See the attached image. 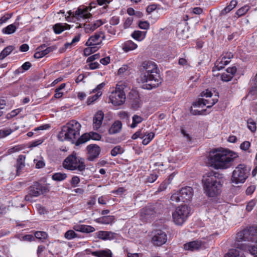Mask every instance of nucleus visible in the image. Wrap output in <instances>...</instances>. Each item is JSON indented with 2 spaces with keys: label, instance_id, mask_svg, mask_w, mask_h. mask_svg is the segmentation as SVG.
<instances>
[{
  "label": "nucleus",
  "instance_id": "c9c22d12",
  "mask_svg": "<svg viewBox=\"0 0 257 257\" xmlns=\"http://www.w3.org/2000/svg\"><path fill=\"white\" fill-rule=\"evenodd\" d=\"M249 9V7L248 6H244L236 11V15H237L238 17H241L245 14L248 12Z\"/></svg>",
  "mask_w": 257,
  "mask_h": 257
},
{
  "label": "nucleus",
  "instance_id": "a18cd8bd",
  "mask_svg": "<svg viewBox=\"0 0 257 257\" xmlns=\"http://www.w3.org/2000/svg\"><path fill=\"white\" fill-rule=\"evenodd\" d=\"M95 231L94 227L91 225H83V229L82 232L89 233Z\"/></svg>",
  "mask_w": 257,
  "mask_h": 257
},
{
  "label": "nucleus",
  "instance_id": "412c9836",
  "mask_svg": "<svg viewBox=\"0 0 257 257\" xmlns=\"http://www.w3.org/2000/svg\"><path fill=\"white\" fill-rule=\"evenodd\" d=\"M25 156L23 155H19L17 161L16 167L17 175H19L25 166Z\"/></svg>",
  "mask_w": 257,
  "mask_h": 257
},
{
  "label": "nucleus",
  "instance_id": "f704fd0d",
  "mask_svg": "<svg viewBox=\"0 0 257 257\" xmlns=\"http://www.w3.org/2000/svg\"><path fill=\"white\" fill-rule=\"evenodd\" d=\"M146 136V133L144 131H143V128L141 130H138L133 135L132 137V139L133 140H136L138 138L143 139Z\"/></svg>",
  "mask_w": 257,
  "mask_h": 257
},
{
  "label": "nucleus",
  "instance_id": "6e6d98bb",
  "mask_svg": "<svg viewBox=\"0 0 257 257\" xmlns=\"http://www.w3.org/2000/svg\"><path fill=\"white\" fill-rule=\"evenodd\" d=\"M250 147V143L248 141H244L240 144V148L242 150L247 151Z\"/></svg>",
  "mask_w": 257,
  "mask_h": 257
},
{
  "label": "nucleus",
  "instance_id": "473e14b6",
  "mask_svg": "<svg viewBox=\"0 0 257 257\" xmlns=\"http://www.w3.org/2000/svg\"><path fill=\"white\" fill-rule=\"evenodd\" d=\"M82 26H83V27L84 28L85 33H91L93 31V29H92V27L91 23H88V24L85 23L84 24H79L78 25H77L76 26V28L78 29L79 28H81V27H82Z\"/></svg>",
  "mask_w": 257,
  "mask_h": 257
},
{
  "label": "nucleus",
  "instance_id": "5fc2aeb1",
  "mask_svg": "<svg viewBox=\"0 0 257 257\" xmlns=\"http://www.w3.org/2000/svg\"><path fill=\"white\" fill-rule=\"evenodd\" d=\"M89 134V138H90V139H91L92 140L99 141L101 138V135H100L99 134H98L97 133L90 132Z\"/></svg>",
  "mask_w": 257,
  "mask_h": 257
},
{
  "label": "nucleus",
  "instance_id": "cd10ccee",
  "mask_svg": "<svg viewBox=\"0 0 257 257\" xmlns=\"http://www.w3.org/2000/svg\"><path fill=\"white\" fill-rule=\"evenodd\" d=\"M237 2L236 1L232 0L231 1L229 5L226 6L223 10H222L220 13L221 15H225L228 13H229L230 11H231L233 8H234L237 5Z\"/></svg>",
  "mask_w": 257,
  "mask_h": 257
},
{
  "label": "nucleus",
  "instance_id": "e2e57ef3",
  "mask_svg": "<svg viewBox=\"0 0 257 257\" xmlns=\"http://www.w3.org/2000/svg\"><path fill=\"white\" fill-rule=\"evenodd\" d=\"M236 68L234 66L231 67H228V68L226 69L225 72L229 74L232 77H233V76L236 72Z\"/></svg>",
  "mask_w": 257,
  "mask_h": 257
},
{
  "label": "nucleus",
  "instance_id": "2f4dec72",
  "mask_svg": "<svg viewBox=\"0 0 257 257\" xmlns=\"http://www.w3.org/2000/svg\"><path fill=\"white\" fill-rule=\"evenodd\" d=\"M17 26L14 24H11L3 30V32L6 34H11L15 33L17 30Z\"/></svg>",
  "mask_w": 257,
  "mask_h": 257
},
{
  "label": "nucleus",
  "instance_id": "bb28decb",
  "mask_svg": "<svg viewBox=\"0 0 257 257\" xmlns=\"http://www.w3.org/2000/svg\"><path fill=\"white\" fill-rule=\"evenodd\" d=\"M146 32L140 31H135L131 35V36L136 40L141 41L146 37Z\"/></svg>",
  "mask_w": 257,
  "mask_h": 257
},
{
  "label": "nucleus",
  "instance_id": "393cba45",
  "mask_svg": "<svg viewBox=\"0 0 257 257\" xmlns=\"http://www.w3.org/2000/svg\"><path fill=\"white\" fill-rule=\"evenodd\" d=\"M92 254L97 257H112V253L109 249L93 251Z\"/></svg>",
  "mask_w": 257,
  "mask_h": 257
},
{
  "label": "nucleus",
  "instance_id": "09e8293b",
  "mask_svg": "<svg viewBox=\"0 0 257 257\" xmlns=\"http://www.w3.org/2000/svg\"><path fill=\"white\" fill-rule=\"evenodd\" d=\"M90 138H89V134H84L80 138L79 137V138L77 140V142L79 144L84 143L87 141H88Z\"/></svg>",
  "mask_w": 257,
  "mask_h": 257
},
{
  "label": "nucleus",
  "instance_id": "bf43d9fd",
  "mask_svg": "<svg viewBox=\"0 0 257 257\" xmlns=\"http://www.w3.org/2000/svg\"><path fill=\"white\" fill-rule=\"evenodd\" d=\"M133 22V19L132 17H129L127 18L123 24V27L124 29H126L129 28L131 25H132V23Z\"/></svg>",
  "mask_w": 257,
  "mask_h": 257
},
{
  "label": "nucleus",
  "instance_id": "7ed1b4c3",
  "mask_svg": "<svg viewBox=\"0 0 257 257\" xmlns=\"http://www.w3.org/2000/svg\"><path fill=\"white\" fill-rule=\"evenodd\" d=\"M81 127V124L77 121L71 120L62 127L58 138L61 141H68L74 143L80 136Z\"/></svg>",
  "mask_w": 257,
  "mask_h": 257
},
{
  "label": "nucleus",
  "instance_id": "37998d69",
  "mask_svg": "<svg viewBox=\"0 0 257 257\" xmlns=\"http://www.w3.org/2000/svg\"><path fill=\"white\" fill-rule=\"evenodd\" d=\"M12 132V130L9 128H4L0 130V138H3L9 136Z\"/></svg>",
  "mask_w": 257,
  "mask_h": 257
},
{
  "label": "nucleus",
  "instance_id": "1a4fd4ad",
  "mask_svg": "<svg viewBox=\"0 0 257 257\" xmlns=\"http://www.w3.org/2000/svg\"><path fill=\"white\" fill-rule=\"evenodd\" d=\"M189 207L185 205L176 208L175 211L172 213L174 222L177 225H182L189 216Z\"/></svg>",
  "mask_w": 257,
  "mask_h": 257
},
{
  "label": "nucleus",
  "instance_id": "72a5a7b5",
  "mask_svg": "<svg viewBox=\"0 0 257 257\" xmlns=\"http://www.w3.org/2000/svg\"><path fill=\"white\" fill-rule=\"evenodd\" d=\"M35 236L37 239L42 240V241H43L44 240L48 237V234L44 231H38L35 232Z\"/></svg>",
  "mask_w": 257,
  "mask_h": 257
},
{
  "label": "nucleus",
  "instance_id": "603ef678",
  "mask_svg": "<svg viewBox=\"0 0 257 257\" xmlns=\"http://www.w3.org/2000/svg\"><path fill=\"white\" fill-rule=\"evenodd\" d=\"M256 204L255 201L254 200H251L249 201L246 205V209L247 211H251Z\"/></svg>",
  "mask_w": 257,
  "mask_h": 257
},
{
  "label": "nucleus",
  "instance_id": "680f3d73",
  "mask_svg": "<svg viewBox=\"0 0 257 257\" xmlns=\"http://www.w3.org/2000/svg\"><path fill=\"white\" fill-rule=\"evenodd\" d=\"M80 182V179L78 176H73L71 181V185L74 187H76Z\"/></svg>",
  "mask_w": 257,
  "mask_h": 257
},
{
  "label": "nucleus",
  "instance_id": "f257e3e1",
  "mask_svg": "<svg viewBox=\"0 0 257 257\" xmlns=\"http://www.w3.org/2000/svg\"><path fill=\"white\" fill-rule=\"evenodd\" d=\"M238 157L237 153L229 150H214L209 153L208 164L215 169H226L232 166L234 160Z\"/></svg>",
  "mask_w": 257,
  "mask_h": 257
},
{
  "label": "nucleus",
  "instance_id": "423d86ee",
  "mask_svg": "<svg viewBox=\"0 0 257 257\" xmlns=\"http://www.w3.org/2000/svg\"><path fill=\"white\" fill-rule=\"evenodd\" d=\"M125 87L123 82H118L115 89L109 95L110 102L114 106H119L124 103L126 99L125 94L123 91Z\"/></svg>",
  "mask_w": 257,
  "mask_h": 257
},
{
  "label": "nucleus",
  "instance_id": "20e7f679",
  "mask_svg": "<svg viewBox=\"0 0 257 257\" xmlns=\"http://www.w3.org/2000/svg\"><path fill=\"white\" fill-rule=\"evenodd\" d=\"M217 173L211 171L205 174L203 177L204 189L209 197L217 196L221 192V185L217 177Z\"/></svg>",
  "mask_w": 257,
  "mask_h": 257
},
{
  "label": "nucleus",
  "instance_id": "f8f14e48",
  "mask_svg": "<svg viewBox=\"0 0 257 257\" xmlns=\"http://www.w3.org/2000/svg\"><path fill=\"white\" fill-rule=\"evenodd\" d=\"M67 13L69 17H72L77 20L88 19L91 16L89 12V8L85 7H80L75 12L69 11Z\"/></svg>",
  "mask_w": 257,
  "mask_h": 257
},
{
  "label": "nucleus",
  "instance_id": "4468645a",
  "mask_svg": "<svg viewBox=\"0 0 257 257\" xmlns=\"http://www.w3.org/2000/svg\"><path fill=\"white\" fill-rule=\"evenodd\" d=\"M105 83H101L98 85L96 87L92 90V92L95 93L94 95L89 97L86 101V103L88 105L93 104L99 97H100L102 94L101 90L104 86Z\"/></svg>",
  "mask_w": 257,
  "mask_h": 257
},
{
  "label": "nucleus",
  "instance_id": "f3484780",
  "mask_svg": "<svg viewBox=\"0 0 257 257\" xmlns=\"http://www.w3.org/2000/svg\"><path fill=\"white\" fill-rule=\"evenodd\" d=\"M233 57V54L231 52H226L223 54V57L219 61L217 60L215 64V67L217 70H220L222 69L225 65L228 64L230 59Z\"/></svg>",
  "mask_w": 257,
  "mask_h": 257
},
{
  "label": "nucleus",
  "instance_id": "338daca9",
  "mask_svg": "<svg viewBox=\"0 0 257 257\" xmlns=\"http://www.w3.org/2000/svg\"><path fill=\"white\" fill-rule=\"evenodd\" d=\"M91 24L92 27V29H93L94 31L96 29L102 25V23L101 21H97L95 22L91 23Z\"/></svg>",
  "mask_w": 257,
  "mask_h": 257
},
{
  "label": "nucleus",
  "instance_id": "dca6fc26",
  "mask_svg": "<svg viewBox=\"0 0 257 257\" xmlns=\"http://www.w3.org/2000/svg\"><path fill=\"white\" fill-rule=\"evenodd\" d=\"M179 192L182 202H187L192 199L193 195V190L192 187L186 186L182 188Z\"/></svg>",
  "mask_w": 257,
  "mask_h": 257
},
{
  "label": "nucleus",
  "instance_id": "2eb2a0df",
  "mask_svg": "<svg viewBox=\"0 0 257 257\" xmlns=\"http://www.w3.org/2000/svg\"><path fill=\"white\" fill-rule=\"evenodd\" d=\"M104 39V34L102 32L96 33L93 36L90 37L86 42V46L99 45Z\"/></svg>",
  "mask_w": 257,
  "mask_h": 257
},
{
  "label": "nucleus",
  "instance_id": "de8ad7c7",
  "mask_svg": "<svg viewBox=\"0 0 257 257\" xmlns=\"http://www.w3.org/2000/svg\"><path fill=\"white\" fill-rule=\"evenodd\" d=\"M122 152V149L120 146H117L111 150V155L112 156H116L118 154H121Z\"/></svg>",
  "mask_w": 257,
  "mask_h": 257
},
{
  "label": "nucleus",
  "instance_id": "c85d7f7f",
  "mask_svg": "<svg viewBox=\"0 0 257 257\" xmlns=\"http://www.w3.org/2000/svg\"><path fill=\"white\" fill-rule=\"evenodd\" d=\"M224 257H242V253L236 248H232L229 250Z\"/></svg>",
  "mask_w": 257,
  "mask_h": 257
},
{
  "label": "nucleus",
  "instance_id": "6ab92c4d",
  "mask_svg": "<svg viewBox=\"0 0 257 257\" xmlns=\"http://www.w3.org/2000/svg\"><path fill=\"white\" fill-rule=\"evenodd\" d=\"M155 213L154 207L151 206L145 207L141 211V216L146 220L154 217Z\"/></svg>",
  "mask_w": 257,
  "mask_h": 257
},
{
  "label": "nucleus",
  "instance_id": "4c0bfd02",
  "mask_svg": "<svg viewBox=\"0 0 257 257\" xmlns=\"http://www.w3.org/2000/svg\"><path fill=\"white\" fill-rule=\"evenodd\" d=\"M80 39V35L79 34L78 35L75 36L73 38V39L72 40L71 42H70V43L67 42L65 44V45H64L65 49H68V48H69L70 47H71V46L74 45L75 43L78 42V41H79Z\"/></svg>",
  "mask_w": 257,
  "mask_h": 257
},
{
  "label": "nucleus",
  "instance_id": "f03ea898",
  "mask_svg": "<svg viewBox=\"0 0 257 257\" xmlns=\"http://www.w3.org/2000/svg\"><path fill=\"white\" fill-rule=\"evenodd\" d=\"M141 80L144 84L143 88L152 89L158 87L162 82L156 63L152 61H145L142 64Z\"/></svg>",
  "mask_w": 257,
  "mask_h": 257
},
{
  "label": "nucleus",
  "instance_id": "4be33fe9",
  "mask_svg": "<svg viewBox=\"0 0 257 257\" xmlns=\"http://www.w3.org/2000/svg\"><path fill=\"white\" fill-rule=\"evenodd\" d=\"M95 234L97 238L102 240L112 239L114 238V233L111 231L101 230Z\"/></svg>",
  "mask_w": 257,
  "mask_h": 257
},
{
  "label": "nucleus",
  "instance_id": "5701e85b",
  "mask_svg": "<svg viewBox=\"0 0 257 257\" xmlns=\"http://www.w3.org/2000/svg\"><path fill=\"white\" fill-rule=\"evenodd\" d=\"M137 47V44L131 40L125 41L122 45V50L125 52L135 50Z\"/></svg>",
  "mask_w": 257,
  "mask_h": 257
},
{
  "label": "nucleus",
  "instance_id": "0eeeda50",
  "mask_svg": "<svg viewBox=\"0 0 257 257\" xmlns=\"http://www.w3.org/2000/svg\"><path fill=\"white\" fill-rule=\"evenodd\" d=\"M249 175V171L246 166L243 164H239L233 171L231 178V183L235 185L243 184Z\"/></svg>",
  "mask_w": 257,
  "mask_h": 257
},
{
  "label": "nucleus",
  "instance_id": "b1692460",
  "mask_svg": "<svg viewBox=\"0 0 257 257\" xmlns=\"http://www.w3.org/2000/svg\"><path fill=\"white\" fill-rule=\"evenodd\" d=\"M122 128V123L120 121H115L109 129V134L111 135L119 133Z\"/></svg>",
  "mask_w": 257,
  "mask_h": 257
},
{
  "label": "nucleus",
  "instance_id": "39448f33",
  "mask_svg": "<svg viewBox=\"0 0 257 257\" xmlns=\"http://www.w3.org/2000/svg\"><path fill=\"white\" fill-rule=\"evenodd\" d=\"M63 166L67 170H77L79 172L83 171L86 168L84 159L78 156L74 152L64 160Z\"/></svg>",
  "mask_w": 257,
  "mask_h": 257
},
{
  "label": "nucleus",
  "instance_id": "c03bdc74",
  "mask_svg": "<svg viewBox=\"0 0 257 257\" xmlns=\"http://www.w3.org/2000/svg\"><path fill=\"white\" fill-rule=\"evenodd\" d=\"M170 199L172 201H174L176 202H179L182 201L180 192L177 191V192H176L175 193H173Z\"/></svg>",
  "mask_w": 257,
  "mask_h": 257
},
{
  "label": "nucleus",
  "instance_id": "ea45409f",
  "mask_svg": "<svg viewBox=\"0 0 257 257\" xmlns=\"http://www.w3.org/2000/svg\"><path fill=\"white\" fill-rule=\"evenodd\" d=\"M247 127L252 132H254L256 130V123L251 118L248 119L247 120Z\"/></svg>",
  "mask_w": 257,
  "mask_h": 257
},
{
  "label": "nucleus",
  "instance_id": "13d9d810",
  "mask_svg": "<svg viewBox=\"0 0 257 257\" xmlns=\"http://www.w3.org/2000/svg\"><path fill=\"white\" fill-rule=\"evenodd\" d=\"M158 178V175L156 173L151 174L147 178V181L150 183L154 182Z\"/></svg>",
  "mask_w": 257,
  "mask_h": 257
},
{
  "label": "nucleus",
  "instance_id": "4d7b16f0",
  "mask_svg": "<svg viewBox=\"0 0 257 257\" xmlns=\"http://www.w3.org/2000/svg\"><path fill=\"white\" fill-rule=\"evenodd\" d=\"M128 67L127 65H123L118 70V74L121 75L124 73H128Z\"/></svg>",
  "mask_w": 257,
  "mask_h": 257
},
{
  "label": "nucleus",
  "instance_id": "6e6552de",
  "mask_svg": "<svg viewBox=\"0 0 257 257\" xmlns=\"http://www.w3.org/2000/svg\"><path fill=\"white\" fill-rule=\"evenodd\" d=\"M201 96L205 98H199L198 101L194 104V107H201L207 106V108L211 107L218 100V95L215 98H212V94L210 91L207 89L201 93Z\"/></svg>",
  "mask_w": 257,
  "mask_h": 257
},
{
  "label": "nucleus",
  "instance_id": "ddd939ff",
  "mask_svg": "<svg viewBox=\"0 0 257 257\" xmlns=\"http://www.w3.org/2000/svg\"><path fill=\"white\" fill-rule=\"evenodd\" d=\"M87 152V159L90 161H93L97 158L100 153V148L96 144H91L86 148Z\"/></svg>",
  "mask_w": 257,
  "mask_h": 257
},
{
  "label": "nucleus",
  "instance_id": "0e129e2a",
  "mask_svg": "<svg viewBox=\"0 0 257 257\" xmlns=\"http://www.w3.org/2000/svg\"><path fill=\"white\" fill-rule=\"evenodd\" d=\"M119 18L115 16L112 17L109 22L111 25H116L119 23Z\"/></svg>",
  "mask_w": 257,
  "mask_h": 257
},
{
  "label": "nucleus",
  "instance_id": "49530a36",
  "mask_svg": "<svg viewBox=\"0 0 257 257\" xmlns=\"http://www.w3.org/2000/svg\"><path fill=\"white\" fill-rule=\"evenodd\" d=\"M132 107L135 109H138L141 106V100L139 98L134 99L132 102Z\"/></svg>",
  "mask_w": 257,
  "mask_h": 257
},
{
  "label": "nucleus",
  "instance_id": "8fccbe9b",
  "mask_svg": "<svg viewBox=\"0 0 257 257\" xmlns=\"http://www.w3.org/2000/svg\"><path fill=\"white\" fill-rule=\"evenodd\" d=\"M233 77L226 72H223L221 75V80L223 81L228 82L231 80Z\"/></svg>",
  "mask_w": 257,
  "mask_h": 257
},
{
  "label": "nucleus",
  "instance_id": "a211bd4d",
  "mask_svg": "<svg viewBox=\"0 0 257 257\" xmlns=\"http://www.w3.org/2000/svg\"><path fill=\"white\" fill-rule=\"evenodd\" d=\"M104 114L102 111H97L93 117V126L95 130H98L102 124Z\"/></svg>",
  "mask_w": 257,
  "mask_h": 257
},
{
  "label": "nucleus",
  "instance_id": "79ce46f5",
  "mask_svg": "<svg viewBox=\"0 0 257 257\" xmlns=\"http://www.w3.org/2000/svg\"><path fill=\"white\" fill-rule=\"evenodd\" d=\"M64 236L66 239L70 240L77 237V235L74 231L72 230H69L65 232Z\"/></svg>",
  "mask_w": 257,
  "mask_h": 257
},
{
  "label": "nucleus",
  "instance_id": "e433bc0d",
  "mask_svg": "<svg viewBox=\"0 0 257 257\" xmlns=\"http://www.w3.org/2000/svg\"><path fill=\"white\" fill-rule=\"evenodd\" d=\"M54 31L56 34L61 33L65 29V26L62 24H56L53 27Z\"/></svg>",
  "mask_w": 257,
  "mask_h": 257
},
{
  "label": "nucleus",
  "instance_id": "774afa93",
  "mask_svg": "<svg viewBox=\"0 0 257 257\" xmlns=\"http://www.w3.org/2000/svg\"><path fill=\"white\" fill-rule=\"evenodd\" d=\"M91 24L92 27V29H93L94 31L96 29L102 25V23L101 21H97L95 22L91 23Z\"/></svg>",
  "mask_w": 257,
  "mask_h": 257
},
{
  "label": "nucleus",
  "instance_id": "7c9ffc66",
  "mask_svg": "<svg viewBox=\"0 0 257 257\" xmlns=\"http://www.w3.org/2000/svg\"><path fill=\"white\" fill-rule=\"evenodd\" d=\"M67 177L66 174L59 172L54 173L52 175V178L53 180L56 181H62L65 180Z\"/></svg>",
  "mask_w": 257,
  "mask_h": 257
},
{
  "label": "nucleus",
  "instance_id": "69168bd1",
  "mask_svg": "<svg viewBox=\"0 0 257 257\" xmlns=\"http://www.w3.org/2000/svg\"><path fill=\"white\" fill-rule=\"evenodd\" d=\"M203 12V10L202 8L200 7H195L192 9V13L196 15H200Z\"/></svg>",
  "mask_w": 257,
  "mask_h": 257
},
{
  "label": "nucleus",
  "instance_id": "aec40b11",
  "mask_svg": "<svg viewBox=\"0 0 257 257\" xmlns=\"http://www.w3.org/2000/svg\"><path fill=\"white\" fill-rule=\"evenodd\" d=\"M202 245V242L199 240H195L185 243L184 248L185 250L195 251L199 249Z\"/></svg>",
  "mask_w": 257,
  "mask_h": 257
},
{
  "label": "nucleus",
  "instance_id": "c756f323",
  "mask_svg": "<svg viewBox=\"0 0 257 257\" xmlns=\"http://www.w3.org/2000/svg\"><path fill=\"white\" fill-rule=\"evenodd\" d=\"M12 46H9L5 48L0 53V60H3L13 51Z\"/></svg>",
  "mask_w": 257,
  "mask_h": 257
},
{
  "label": "nucleus",
  "instance_id": "9d476101",
  "mask_svg": "<svg viewBox=\"0 0 257 257\" xmlns=\"http://www.w3.org/2000/svg\"><path fill=\"white\" fill-rule=\"evenodd\" d=\"M48 191V188L40 183L35 182L29 188V193L25 196L26 201H32L33 197H38Z\"/></svg>",
  "mask_w": 257,
  "mask_h": 257
},
{
  "label": "nucleus",
  "instance_id": "9b49d317",
  "mask_svg": "<svg viewBox=\"0 0 257 257\" xmlns=\"http://www.w3.org/2000/svg\"><path fill=\"white\" fill-rule=\"evenodd\" d=\"M152 236L151 242L155 246H160L167 242V234L162 230H154L152 233Z\"/></svg>",
  "mask_w": 257,
  "mask_h": 257
},
{
  "label": "nucleus",
  "instance_id": "3c124183",
  "mask_svg": "<svg viewBox=\"0 0 257 257\" xmlns=\"http://www.w3.org/2000/svg\"><path fill=\"white\" fill-rule=\"evenodd\" d=\"M139 27L143 30H148L150 28V24L148 21H140L139 23Z\"/></svg>",
  "mask_w": 257,
  "mask_h": 257
},
{
  "label": "nucleus",
  "instance_id": "58836bf2",
  "mask_svg": "<svg viewBox=\"0 0 257 257\" xmlns=\"http://www.w3.org/2000/svg\"><path fill=\"white\" fill-rule=\"evenodd\" d=\"M114 219L113 216L108 215L101 217V224H109L113 222Z\"/></svg>",
  "mask_w": 257,
  "mask_h": 257
},
{
  "label": "nucleus",
  "instance_id": "a19ab883",
  "mask_svg": "<svg viewBox=\"0 0 257 257\" xmlns=\"http://www.w3.org/2000/svg\"><path fill=\"white\" fill-rule=\"evenodd\" d=\"M45 47V46L42 45L37 48V52H36L34 55V58L36 59H40L45 56L42 49Z\"/></svg>",
  "mask_w": 257,
  "mask_h": 257
},
{
  "label": "nucleus",
  "instance_id": "a878e982",
  "mask_svg": "<svg viewBox=\"0 0 257 257\" xmlns=\"http://www.w3.org/2000/svg\"><path fill=\"white\" fill-rule=\"evenodd\" d=\"M144 120V119L142 116L137 114L134 115L132 117V123L130 125V127L132 128L136 127Z\"/></svg>",
  "mask_w": 257,
  "mask_h": 257
},
{
  "label": "nucleus",
  "instance_id": "052dcab7",
  "mask_svg": "<svg viewBox=\"0 0 257 257\" xmlns=\"http://www.w3.org/2000/svg\"><path fill=\"white\" fill-rule=\"evenodd\" d=\"M12 16V14H7L4 16H3L0 19V25H2L3 23L6 22L8 20H9Z\"/></svg>",
  "mask_w": 257,
  "mask_h": 257
},
{
  "label": "nucleus",
  "instance_id": "864d4df0",
  "mask_svg": "<svg viewBox=\"0 0 257 257\" xmlns=\"http://www.w3.org/2000/svg\"><path fill=\"white\" fill-rule=\"evenodd\" d=\"M245 233L243 231L239 232L236 234V240L237 242H240L241 241H245Z\"/></svg>",
  "mask_w": 257,
  "mask_h": 257
}]
</instances>
